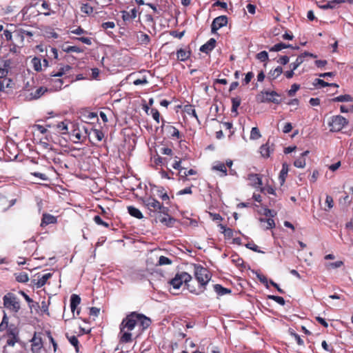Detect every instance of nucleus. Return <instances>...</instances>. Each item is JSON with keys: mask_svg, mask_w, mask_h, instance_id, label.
Instances as JSON below:
<instances>
[{"mask_svg": "<svg viewBox=\"0 0 353 353\" xmlns=\"http://www.w3.org/2000/svg\"><path fill=\"white\" fill-rule=\"evenodd\" d=\"M151 323V319L144 314L136 312L130 313L122 320L119 325V342L121 343L132 342V331L134 330L135 327L139 326V334H137L139 336V334L150 326Z\"/></svg>", "mask_w": 353, "mask_h": 353, "instance_id": "nucleus-1", "label": "nucleus"}, {"mask_svg": "<svg viewBox=\"0 0 353 353\" xmlns=\"http://www.w3.org/2000/svg\"><path fill=\"white\" fill-rule=\"evenodd\" d=\"M142 201L145 207L150 211V216H154L157 214H165L169 211L167 207L163 206L152 196H145L142 199Z\"/></svg>", "mask_w": 353, "mask_h": 353, "instance_id": "nucleus-2", "label": "nucleus"}, {"mask_svg": "<svg viewBox=\"0 0 353 353\" xmlns=\"http://www.w3.org/2000/svg\"><path fill=\"white\" fill-rule=\"evenodd\" d=\"M194 274L200 287L202 288L201 292H203L205 289L206 285L211 279L212 274L207 268L199 264H194Z\"/></svg>", "mask_w": 353, "mask_h": 353, "instance_id": "nucleus-3", "label": "nucleus"}, {"mask_svg": "<svg viewBox=\"0 0 353 353\" xmlns=\"http://www.w3.org/2000/svg\"><path fill=\"white\" fill-rule=\"evenodd\" d=\"M4 307L13 313H18L21 310V303L17 295L12 292L6 294L3 297Z\"/></svg>", "mask_w": 353, "mask_h": 353, "instance_id": "nucleus-4", "label": "nucleus"}, {"mask_svg": "<svg viewBox=\"0 0 353 353\" xmlns=\"http://www.w3.org/2000/svg\"><path fill=\"white\" fill-rule=\"evenodd\" d=\"M192 280V276L187 272H181L176 274L175 276L170 280V283L174 289H179L181 285L184 283L190 292L196 293L195 289H192L189 282Z\"/></svg>", "mask_w": 353, "mask_h": 353, "instance_id": "nucleus-5", "label": "nucleus"}, {"mask_svg": "<svg viewBox=\"0 0 353 353\" xmlns=\"http://www.w3.org/2000/svg\"><path fill=\"white\" fill-rule=\"evenodd\" d=\"M3 331L6 332L3 336L5 337H10L19 335V330L18 327L14 324L9 325V319L5 312L1 323H0V332Z\"/></svg>", "mask_w": 353, "mask_h": 353, "instance_id": "nucleus-6", "label": "nucleus"}, {"mask_svg": "<svg viewBox=\"0 0 353 353\" xmlns=\"http://www.w3.org/2000/svg\"><path fill=\"white\" fill-rule=\"evenodd\" d=\"M348 123L347 120L341 115L332 116L328 122L331 132H339Z\"/></svg>", "mask_w": 353, "mask_h": 353, "instance_id": "nucleus-7", "label": "nucleus"}, {"mask_svg": "<svg viewBox=\"0 0 353 353\" xmlns=\"http://www.w3.org/2000/svg\"><path fill=\"white\" fill-rule=\"evenodd\" d=\"M42 333L35 332L33 337L30 340L31 351L32 353H41V350L43 346Z\"/></svg>", "mask_w": 353, "mask_h": 353, "instance_id": "nucleus-8", "label": "nucleus"}, {"mask_svg": "<svg viewBox=\"0 0 353 353\" xmlns=\"http://www.w3.org/2000/svg\"><path fill=\"white\" fill-rule=\"evenodd\" d=\"M24 39L23 29H15L14 30L12 41H11L10 44L14 48H21L24 45Z\"/></svg>", "mask_w": 353, "mask_h": 353, "instance_id": "nucleus-9", "label": "nucleus"}, {"mask_svg": "<svg viewBox=\"0 0 353 353\" xmlns=\"http://www.w3.org/2000/svg\"><path fill=\"white\" fill-rule=\"evenodd\" d=\"M228 22V19L225 15H221L216 17L211 25V30L212 33H216L220 28L226 26Z\"/></svg>", "mask_w": 353, "mask_h": 353, "instance_id": "nucleus-10", "label": "nucleus"}, {"mask_svg": "<svg viewBox=\"0 0 353 353\" xmlns=\"http://www.w3.org/2000/svg\"><path fill=\"white\" fill-rule=\"evenodd\" d=\"M310 57L312 58H316L317 56L309 52H304L303 53L299 55L295 60L294 62L292 63L290 65V68H293V70H296L303 62L305 60V57Z\"/></svg>", "mask_w": 353, "mask_h": 353, "instance_id": "nucleus-11", "label": "nucleus"}, {"mask_svg": "<svg viewBox=\"0 0 353 353\" xmlns=\"http://www.w3.org/2000/svg\"><path fill=\"white\" fill-rule=\"evenodd\" d=\"M176 54V59L178 61L184 62L190 59L192 54V51L190 46H186L185 48H180L177 50Z\"/></svg>", "mask_w": 353, "mask_h": 353, "instance_id": "nucleus-12", "label": "nucleus"}, {"mask_svg": "<svg viewBox=\"0 0 353 353\" xmlns=\"http://www.w3.org/2000/svg\"><path fill=\"white\" fill-rule=\"evenodd\" d=\"M263 94V99H261V102H272L275 104H279L281 100L275 98L274 97H279V94L275 91H265L262 92Z\"/></svg>", "mask_w": 353, "mask_h": 353, "instance_id": "nucleus-13", "label": "nucleus"}, {"mask_svg": "<svg viewBox=\"0 0 353 353\" xmlns=\"http://www.w3.org/2000/svg\"><path fill=\"white\" fill-rule=\"evenodd\" d=\"M68 123L69 121L65 120L63 121H61L54 125H47L48 128H54L55 130L61 134H68Z\"/></svg>", "mask_w": 353, "mask_h": 353, "instance_id": "nucleus-14", "label": "nucleus"}, {"mask_svg": "<svg viewBox=\"0 0 353 353\" xmlns=\"http://www.w3.org/2000/svg\"><path fill=\"white\" fill-rule=\"evenodd\" d=\"M248 180L250 181V184L256 188H259L262 185V178L261 175L259 174H249L248 176Z\"/></svg>", "mask_w": 353, "mask_h": 353, "instance_id": "nucleus-15", "label": "nucleus"}, {"mask_svg": "<svg viewBox=\"0 0 353 353\" xmlns=\"http://www.w3.org/2000/svg\"><path fill=\"white\" fill-rule=\"evenodd\" d=\"M165 130L167 131L168 136L173 139L179 140L183 137L182 134H181L179 130L173 125H166Z\"/></svg>", "mask_w": 353, "mask_h": 353, "instance_id": "nucleus-16", "label": "nucleus"}, {"mask_svg": "<svg viewBox=\"0 0 353 353\" xmlns=\"http://www.w3.org/2000/svg\"><path fill=\"white\" fill-rule=\"evenodd\" d=\"M159 219L161 223L168 227H172L176 222V219L171 217L168 212L165 214H160Z\"/></svg>", "mask_w": 353, "mask_h": 353, "instance_id": "nucleus-17", "label": "nucleus"}, {"mask_svg": "<svg viewBox=\"0 0 353 353\" xmlns=\"http://www.w3.org/2000/svg\"><path fill=\"white\" fill-rule=\"evenodd\" d=\"M216 41L215 39H210L205 44L202 45L200 48V51L209 54L216 46Z\"/></svg>", "mask_w": 353, "mask_h": 353, "instance_id": "nucleus-18", "label": "nucleus"}, {"mask_svg": "<svg viewBox=\"0 0 353 353\" xmlns=\"http://www.w3.org/2000/svg\"><path fill=\"white\" fill-rule=\"evenodd\" d=\"M57 222V216L48 213H44L42 216L41 226L45 227L49 224H54Z\"/></svg>", "mask_w": 353, "mask_h": 353, "instance_id": "nucleus-19", "label": "nucleus"}, {"mask_svg": "<svg viewBox=\"0 0 353 353\" xmlns=\"http://www.w3.org/2000/svg\"><path fill=\"white\" fill-rule=\"evenodd\" d=\"M121 12L122 19L125 21H131L137 17V10L136 8L131 9L130 11L123 10Z\"/></svg>", "mask_w": 353, "mask_h": 353, "instance_id": "nucleus-20", "label": "nucleus"}, {"mask_svg": "<svg viewBox=\"0 0 353 353\" xmlns=\"http://www.w3.org/2000/svg\"><path fill=\"white\" fill-rule=\"evenodd\" d=\"M273 145H270L269 142L262 145L260 147V153L261 156L264 158H268L270 156L271 152L274 151V148H272Z\"/></svg>", "mask_w": 353, "mask_h": 353, "instance_id": "nucleus-21", "label": "nucleus"}, {"mask_svg": "<svg viewBox=\"0 0 353 353\" xmlns=\"http://www.w3.org/2000/svg\"><path fill=\"white\" fill-rule=\"evenodd\" d=\"M39 1H41V8L42 11L41 14L45 16H50L52 14H54L55 12L51 9L50 3L45 0H39Z\"/></svg>", "mask_w": 353, "mask_h": 353, "instance_id": "nucleus-22", "label": "nucleus"}, {"mask_svg": "<svg viewBox=\"0 0 353 353\" xmlns=\"http://www.w3.org/2000/svg\"><path fill=\"white\" fill-rule=\"evenodd\" d=\"M289 171V165L287 163H283L282 164V169L280 171L279 176V180L280 182V184L283 185L285 181V179L287 177L288 173Z\"/></svg>", "mask_w": 353, "mask_h": 353, "instance_id": "nucleus-23", "label": "nucleus"}, {"mask_svg": "<svg viewBox=\"0 0 353 353\" xmlns=\"http://www.w3.org/2000/svg\"><path fill=\"white\" fill-rule=\"evenodd\" d=\"M291 48L295 49V50H299V47L297 46L294 47V46H292L290 44H285L284 43H276L274 46H273L270 49V51H271V52H279V51H281L283 49H285V48Z\"/></svg>", "mask_w": 353, "mask_h": 353, "instance_id": "nucleus-24", "label": "nucleus"}, {"mask_svg": "<svg viewBox=\"0 0 353 353\" xmlns=\"http://www.w3.org/2000/svg\"><path fill=\"white\" fill-rule=\"evenodd\" d=\"M72 70V67L69 65H64L60 67L59 69V71L57 72H52L50 74L51 77H62L64 74H66L70 72V70Z\"/></svg>", "mask_w": 353, "mask_h": 353, "instance_id": "nucleus-25", "label": "nucleus"}, {"mask_svg": "<svg viewBox=\"0 0 353 353\" xmlns=\"http://www.w3.org/2000/svg\"><path fill=\"white\" fill-rule=\"evenodd\" d=\"M283 68L281 66H277L274 70H271L268 74V79L270 81H273L277 79L282 73Z\"/></svg>", "mask_w": 353, "mask_h": 353, "instance_id": "nucleus-26", "label": "nucleus"}, {"mask_svg": "<svg viewBox=\"0 0 353 353\" xmlns=\"http://www.w3.org/2000/svg\"><path fill=\"white\" fill-rule=\"evenodd\" d=\"M81 303V298L79 295L73 294L70 296V308L72 312L74 314L77 306Z\"/></svg>", "mask_w": 353, "mask_h": 353, "instance_id": "nucleus-27", "label": "nucleus"}, {"mask_svg": "<svg viewBox=\"0 0 353 353\" xmlns=\"http://www.w3.org/2000/svg\"><path fill=\"white\" fill-rule=\"evenodd\" d=\"M52 276V273H47L43 274L40 279L37 280V281L35 283V285L37 286V288H42L46 284L48 280L50 279Z\"/></svg>", "mask_w": 353, "mask_h": 353, "instance_id": "nucleus-28", "label": "nucleus"}, {"mask_svg": "<svg viewBox=\"0 0 353 353\" xmlns=\"http://www.w3.org/2000/svg\"><path fill=\"white\" fill-rule=\"evenodd\" d=\"M72 141L74 143L82 141V135L79 128H74L71 132Z\"/></svg>", "mask_w": 353, "mask_h": 353, "instance_id": "nucleus-29", "label": "nucleus"}, {"mask_svg": "<svg viewBox=\"0 0 353 353\" xmlns=\"http://www.w3.org/2000/svg\"><path fill=\"white\" fill-rule=\"evenodd\" d=\"M47 91L48 89L46 88L39 87L34 91V92L30 93V99H37L40 98L42 95H43Z\"/></svg>", "mask_w": 353, "mask_h": 353, "instance_id": "nucleus-30", "label": "nucleus"}, {"mask_svg": "<svg viewBox=\"0 0 353 353\" xmlns=\"http://www.w3.org/2000/svg\"><path fill=\"white\" fill-rule=\"evenodd\" d=\"M214 290L219 296H223L231 293V290L224 288L220 284H215L214 285Z\"/></svg>", "mask_w": 353, "mask_h": 353, "instance_id": "nucleus-31", "label": "nucleus"}, {"mask_svg": "<svg viewBox=\"0 0 353 353\" xmlns=\"http://www.w3.org/2000/svg\"><path fill=\"white\" fill-rule=\"evenodd\" d=\"M183 112L187 113L190 116L194 117L197 121H199L198 116L193 105L187 104L183 107Z\"/></svg>", "mask_w": 353, "mask_h": 353, "instance_id": "nucleus-32", "label": "nucleus"}, {"mask_svg": "<svg viewBox=\"0 0 353 353\" xmlns=\"http://www.w3.org/2000/svg\"><path fill=\"white\" fill-rule=\"evenodd\" d=\"M128 212L132 216H134L137 219H140L143 218V214L141 212L138 208L134 206H128Z\"/></svg>", "mask_w": 353, "mask_h": 353, "instance_id": "nucleus-33", "label": "nucleus"}, {"mask_svg": "<svg viewBox=\"0 0 353 353\" xmlns=\"http://www.w3.org/2000/svg\"><path fill=\"white\" fill-rule=\"evenodd\" d=\"M6 343L4 346V350L7 347H14L17 343L20 341L19 335H16L15 336L6 337Z\"/></svg>", "mask_w": 353, "mask_h": 353, "instance_id": "nucleus-34", "label": "nucleus"}, {"mask_svg": "<svg viewBox=\"0 0 353 353\" xmlns=\"http://www.w3.org/2000/svg\"><path fill=\"white\" fill-rule=\"evenodd\" d=\"M241 99L239 97H234L232 99V113L236 116L238 114L237 109L241 105Z\"/></svg>", "mask_w": 353, "mask_h": 353, "instance_id": "nucleus-35", "label": "nucleus"}, {"mask_svg": "<svg viewBox=\"0 0 353 353\" xmlns=\"http://www.w3.org/2000/svg\"><path fill=\"white\" fill-rule=\"evenodd\" d=\"M80 10L82 13L90 15L94 12V8L88 3H81Z\"/></svg>", "mask_w": 353, "mask_h": 353, "instance_id": "nucleus-36", "label": "nucleus"}, {"mask_svg": "<svg viewBox=\"0 0 353 353\" xmlns=\"http://www.w3.org/2000/svg\"><path fill=\"white\" fill-rule=\"evenodd\" d=\"M31 63L32 65V67L34 70L37 72H40L42 70V64H41V60L39 57H34Z\"/></svg>", "mask_w": 353, "mask_h": 353, "instance_id": "nucleus-37", "label": "nucleus"}, {"mask_svg": "<svg viewBox=\"0 0 353 353\" xmlns=\"http://www.w3.org/2000/svg\"><path fill=\"white\" fill-rule=\"evenodd\" d=\"M260 221L265 223L263 228L266 230L272 229L275 227L274 221L272 218H268V219L261 218Z\"/></svg>", "mask_w": 353, "mask_h": 353, "instance_id": "nucleus-38", "label": "nucleus"}, {"mask_svg": "<svg viewBox=\"0 0 353 353\" xmlns=\"http://www.w3.org/2000/svg\"><path fill=\"white\" fill-rule=\"evenodd\" d=\"M46 55L49 59H58V50L55 48L50 47L46 50Z\"/></svg>", "mask_w": 353, "mask_h": 353, "instance_id": "nucleus-39", "label": "nucleus"}, {"mask_svg": "<svg viewBox=\"0 0 353 353\" xmlns=\"http://www.w3.org/2000/svg\"><path fill=\"white\" fill-rule=\"evenodd\" d=\"M333 102L352 101L353 98L349 94L340 95L332 99Z\"/></svg>", "mask_w": 353, "mask_h": 353, "instance_id": "nucleus-40", "label": "nucleus"}, {"mask_svg": "<svg viewBox=\"0 0 353 353\" xmlns=\"http://www.w3.org/2000/svg\"><path fill=\"white\" fill-rule=\"evenodd\" d=\"M15 278L17 281L19 283H26L29 280L28 275L26 272H22L18 274H15Z\"/></svg>", "mask_w": 353, "mask_h": 353, "instance_id": "nucleus-41", "label": "nucleus"}, {"mask_svg": "<svg viewBox=\"0 0 353 353\" xmlns=\"http://www.w3.org/2000/svg\"><path fill=\"white\" fill-rule=\"evenodd\" d=\"M157 195L161 198L163 201H169L170 198L165 192V189L162 187L158 188Z\"/></svg>", "mask_w": 353, "mask_h": 353, "instance_id": "nucleus-42", "label": "nucleus"}, {"mask_svg": "<svg viewBox=\"0 0 353 353\" xmlns=\"http://www.w3.org/2000/svg\"><path fill=\"white\" fill-rule=\"evenodd\" d=\"M50 83L56 90H58L62 88L63 81L61 79H52L50 80Z\"/></svg>", "mask_w": 353, "mask_h": 353, "instance_id": "nucleus-43", "label": "nucleus"}, {"mask_svg": "<svg viewBox=\"0 0 353 353\" xmlns=\"http://www.w3.org/2000/svg\"><path fill=\"white\" fill-rule=\"evenodd\" d=\"M93 220L95 222V223L97 224L98 225H101L106 228H108L110 226V223L103 221L99 215L94 216Z\"/></svg>", "mask_w": 353, "mask_h": 353, "instance_id": "nucleus-44", "label": "nucleus"}, {"mask_svg": "<svg viewBox=\"0 0 353 353\" xmlns=\"http://www.w3.org/2000/svg\"><path fill=\"white\" fill-rule=\"evenodd\" d=\"M288 332H289V334L295 339V340L296 341L297 344L299 346H304L305 345L303 340L301 338V336L298 334H296L294 332V330L289 329Z\"/></svg>", "mask_w": 353, "mask_h": 353, "instance_id": "nucleus-45", "label": "nucleus"}, {"mask_svg": "<svg viewBox=\"0 0 353 353\" xmlns=\"http://www.w3.org/2000/svg\"><path fill=\"white\" fill-rule=\"evenodd\" d=\"M148 83V77L145 75H143L141 77L135 78L133 80V84L134 85H145Z\"/></svg>", "mask_w": 353, "mask_h": 353, "instance_id": "nucleus-46", "label": "nucleus"}, {"mask_svg": "<svg viewBox=\"0 0 353 353\" xmlns=\"http://www.w3.org/2000/svg\"><path fill=\"white\" fill-rule=\"evenodd\" d=\"M91 133L97 141H101L104 137V134L100 130L92 129Z\"/></svg>", "mask_w": 353, "mask_h": 353, "instance_id": "nucleus-47", "label": "nucleus"}, {"mask_svg": "<svg viewBox=\"0 0 353 353\" xmlns=\"http://www.w3.org/2000/svg\"><path fill=\"white\" fill-rule=\"evenodd\" d=\"M63 51L65 52H77V53H81V52H83V50L81 49V48L78 47V46H67L65 48H64L63 49Z\"/></svg>", "mask_w": 353, "mask_h": 353, "instance_id": "nucleus-48", "label": "nucleus"}, {"mask_svg": "<svg viewBox=\"0 0 353 353\" xmlns=\"http://www.w3.org/2000/svg\"><path fill=\"white\" fill-rule=\"evenodd\" d=\"M261 137L260 131L257 127L252 128L250 132V139L256 140Z\"/></svg>", "mask_w": 353, "mask_h": 353, "instance_id": "nucleus-49", "label": "nucleus"}, {"mask_svg": "<svg viewBox=\"0 0 353 353\" xmlns=\"http://www.w3.org/2000/svg\"><path fill=\"white\" fill-rule=\"evenodd\" d=\"M46 335L48 336L50 342L52 343L54 349V352H55L58 348V345L57 342L55 341L54 339L51 334V332L50 330H46L45 331Z\"/></svg>", "mask_w": 353, "mask_h": 353, "instance_id": "nucleus-50", "label": "nucleus"}, {"mask_svg": "<svg viewBox=\"0 0 353 353\" xmlns=\"http://www.w3.org/2000/svg\"><path fill=\"white\" fill-rule=\"evenodd\" d=\"M13 34L14 31H11L10 30H3L1 37L6 41L11 42V41H12Z\"/></svg>", "mask_w": 353, "mask_h": 353, "instance_id": "nucleus-51", "label": "nucleus"}, {"mask_svg": "<svg viewBox=\"0 0 353 353\" xmlns=\"http://www.w3.org/2000/svg\"><path fill=\"white\" fill-rule=\"evenodd\" d=\"M268 299L274 301L276 303H279L281 305H284L285 303V301L282 296H275V295H268Z\"/></svg>", "mask_w": 353, "mask_h": 353, "instance_id": "nucleus-52", "label": "nucleus"}, {"mask_svg": "<svg viewBox=\"0 0 353 353\" xmlns=\"http://www.w3.org/2000/svg\"><path fill=\"white\" fill-rule=\"evenodd\" d=\"M313 85L316 87L324 88L330 85V83L325 82L323 79H316L313 82Z\"/></svg>", "mask_w": 353, "mask_h": 353, "instance_id": "nucleus-53", "label": "nucleus"}, {"mask_svg": "<svg viewBox=\"0 0 353 353\" xmlns=\"http://www.w3.org/2000/svg\"><path fill=\"white\" fill-rule=\"evenodd\" d=\"M70 343L75 347L77 352L79 351V342L76 336H67Z\"/></svg>", "mask_w": 353, "mask_h": 353, "instance_id": "nucleus-54", "label": "nucleus"}, {"mask_svg": "<svg viewBox=\"0 0 353 353\" xmlns=\"http://www.w3.org/2000/svg\"><path fill=\"white\" fill-rule=\"evenodd\" d=\"M325 205L327 208H325L324 210L325 211H329L334 206V201L332 197L330 195H327L325 198Z\"/></svg>", "mask_w": 353, "mask_h": 353, "instance_id": "nucleus-55", "label": "nucleus"}, {"mask_svg": "<svg viewBox=\"0 0 353 353\" xmlns=\"http://www.w3.org/2000/svg\"><path fill=\"white\" fill-rule=\"evenodd\" d=\"M221 228L223 230V233L224 234L225 236L228 238H232L233 236V230L230 228H226L225 226L223 225H220Z\"/></svg>", "mask_w": 353, "mask_h": 353, "instance_id": "nucleus-56", "label": "nucleus"}, {"mask_svg": "<svg viewBox=\"0 0 353 353\" xmlns=\"http://www.w3.org/2000/svg\"><path fill=\"white\" fill-rule=\"evenodd\" d=\"M260 192L262 193H267L269 194H276V191L272 186L260 187Z\"/></svg>", "mask_w": 353, "mask_h": 353, "instance_id": "nucleus-57", "label": "nucleus"}, {"mask_svg": "<svg viewBox=\"0 0 353 353\" xmlns=\"http://www.w3.org/2000/svg\"><path fill=\"white\" fill-rule=\"evenodd\" d=\"M172 263V260L165 256H161L159 259L157 265H170Z\"/></svg>", "mask_w": 353, "mask_h": 353, "instance_id": "nucleus-58", "label": "nucleus"}, {"mask_svg": "<svg viewBox=\"0 0 353 353\" xmlns=\"http://www.w3.org/2000/svg\"><path fill=\"white\" fill-rule=\"evenodd\" d=\"M213 169L221 172L224 176L227 174V168L223 163H219L213 167Z\"/></svg>", "mask_w": 353, "mask_h": 353, "instance_id": "nucleus-59", "label": "nucleus"}, {"mask_svg": "<svg viewBox=\"0 0 353 353\" xmlns=\"http://www.w3.org/2000/svg\"><path fill=\"white\" fill-rule=\"evenodd\" d=\"M138 39L143 44H148L150 41V37L144 32H140V35L138 36Z\"/></svg>", "mask_w": 353, "mask_h": 353, "instance_id": "nucleus-60", "label": "nucleus"}, {"mask_svg": "<svg viewBox=\"0 0 353 353\" xmlns=\"http://www.w3.org/2000/svg\"><path fill=\"white\" fill-rule=\"evenodd\" d=\"M300 89V85L297 83H294L291 85V88L288 91V94L289 97H293L295 95L296 92Z\"/></svg>", "mask_w": 353, "mask_h": 353, "instance_id": "nucleus-61", "label": "nucleus"}, {"mask_svg": "<svg viewBox=\"0 0 353 353\" xmlns=\"http://www.w3.org/2000/svg\"><path fill=\"white\" fill-rule=\"evenodd\" d=\"M305 159L303 157H300L296 159L294 162V165L299 168H303L305 166Z\"/></svg>", "mask_w": 353, "mask_h": 353, "instance_id": "nucleus-62", "label": "nucleus"}, {"mask_svg": "<svg viewBox=\"0 0 353 353\" xmlns=\"http://www.w3.org/2000/svg\"><path fill=\"white\" fill-rule=\"evenodd\" d=\"M256 58L261 62H265L268 60V53L266 51H261L256 54Z\"/></svg>", "mask_w": 353, "mask_h": 353, "instance_id": "nucleus-63", "label": "nucleus"}, {"mask_svg": "<svg viewBox=\"0 0 353 353\" xmlns=\"http://www.w3.org/2000/svg\"><path fill=\"white\" fill-rule=\"evenodd\" d=\"M319 7L321 9L327 10V9H330H330L334 8L335 6L333 4V2L332 0H327L326 3L319 4Z\"/></svg>", "mask_w": 353, "mask_h": 353, "instance_id": "nucleus-64", "label": "nucleus"}]
</instances>
